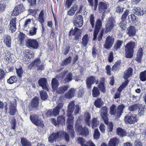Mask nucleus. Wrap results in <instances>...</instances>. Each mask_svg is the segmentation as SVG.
Here are the masks:
<instances>
[{"label": "nucleus", "mask_w": 146, "mask_h": 146, "mask_svg": "<svg viewBox=\"0 0 146 146\" xmlns=\"http://www.w3.org/2000/svg\"><path fill=\"white\" fill-rule=\"evenodd\" d=\"M3 38L5 44L7 47H10L11 43V38L10 36L8 35H4Z\"/></svg>", "instance_id": "5701e85b"}, {"label": "nucleus", "mask_w": 146, "mask_h": 146, "mask_svg": "<svg viewBox=\"0 0 146 146\" xmlns=\"http://www.w3.org/2000/svg\"><path fill=\"white\" fill-rule=\"evenodd\" d=\"M135 46V42L131 41L128 42L125 46V48L133 51V49Z\"/></svg>", "instance_id": "72a5a7b5"}, {"label": "nucleus", "mask_w": 146, "mask_h": 146, "mask_svg": "<svg viewBox=\"0 0 146 146\" xmlns=\"http://www.w3.org/2000/svg\"><path fill=\"white\" fill-rule=\"evenodd\" d=\"M60 110L57 108H55L52 110L53 115L56 116L59 114Z\"/></svg>", "instance_id": "338daca9"}, {"label": "nucleus", "mask_w": 146, "mask_h": 146, "mask_svg": "<svg viewBox=\"0 0 146 146\" xmlns=\"http://www.w3.org/2000/svg\"><path fill=\"white\" fill-rule=\"evenodd\" d=\"M24 56L26 57L25 60L29 61L30 58H33L34 54L33 52H31L29 50H25L24 52Z\"/></svg>", "instance_id": "a878e982"}, {"label": "nucleus", "mask_w": 146, "mask_h": 146, "mask_svg": "<svg viewBox=\"0 0 146 146\" xmlns=\"http://www.w3.org/2000/svg\"><path fill=\"white\" fill-rule=\"evenodd\" d=\"M114 41V38L110 35H109L106 38L104 45V47L106 49L110 48L113 45Z\"/></svg>", "instance_id": "f8f14e48"}, {"label": "nucleus", "mask_w": 146, "mask_h": 146, "mask_svg": "<svg viewBox=\"0 0 146 146\" xmlns=\"http://www.w3.org/2000/svg\"><path fill=\"white\" fill-rule=\"evenodd\" d=\"M123 43V41L120 40H117L114 45L113 47L114 50L115 51L120 49Z\"/></svg>", "instance_id": "c9c22d12"}, {"label": "nucleus", "mask_w": 146, "mask_h": 146, "mask_svg": "<svg viewBox=\"0 0 146 146\" xmlns=\"http://www.w3.org/2000/svg\"><path fill=\"white\" fill-rule=\"evenodd\" d=\"M8 3V0H2L0 3V12L4 11Z\"/></svg>", "instance_id": "7c9ffc66"}, {"label": "nucleus", "mask_w": 146, "mask_h": 146, "mask_svg": "<svg viewBox=\"0 0 146 146\" xmlns=\"http://www.w3.org/2000/svg\"><path fill=\"white\" fill-rule=\"evenodd\" d=\"M125 55L127 58H131L133 56V51L125 48Z\"/></svg>", "instance_id": "a19ab883"}, {"label": "nucleus", "mask_w": 146, "mask_h": 146, "mask_svg": "<svg viewBox=\"0 0 146 146\" xmlns=\"http://www.w3.org/2000/svg\"><path fill=\"white\" fill-rule=\"evenodd\" d=\"M118 142V139L115 137L110 140L109 142L108 145V146H116Z\"/></svg>", "instance_id": "f704fd0d"}, {"label": "nucleus", "mask_w": 146, "mask_h": 146, "mask_svg": "<svg viewBox=\"0 0 146 146\" xmlns=\"http://www.w3.org/2000/svg\"><path fill=\"white\" fill-rule=\"evenodd\" d=\"M132 73L133 69L131 68H129L125 71L124 78L126 80L118 88V91H121L124 88H125L129 82V81L127 79L132 76Z\"/></svg>", "instance_id": "20e7f679"}, {"label": "nucleus", "mask_w": 146, "mask_h": 146, "mask_svg": "<svg viewBox=\"0 0 146 146\" xmlns=\"http://www.w3.org/2000/svg\"><path fill=\"white\" fill-rule=\"evenodd\" d=\"M21 142L23 146H31L30 143L25 138H21Z\"/></svg>", "instance_id": "49530a36"}, {"label": "nucleus", "mask_w": 146, "mask_h": 146, "mask_svg": "<svg viewBox=\"0 0 146 146\" xmlns=\"http://www.w3.org/2000/svg\"><path fill=\"white\" fill-rule=\"evenodd\" d=\"M25 45L27 47L33 49H36L38 47V43L35 39L27 38L25 40Z\"/></svg>", "instance_id": "0eeeda50"}, {"label": "nucleus", "mask_w": 146, "mask_h": 146, "mask_svg": "<svg viewBox=\"0 0 146 146\" xmlns=\"http://www.w3.org/2000/svg\"><path fill=\"white\" fill-rule=\"evenodd\" d=\"M24 10L25 8L22 4L17 5L13 9L12 15L13 16H17Z\"/></svg>", "instance_id": "4468645a"}, {"label": "nucleus", "mask_w": 146, "mask_h": 146, "mask_svg": "<svg viewBox=\"0 0 146 146\" xmlns=\"http://www.w3.org/2000/svg\"><path fill=\"white\" fill-rule=\"evenodd\" d=\"M99 122L97 118H94L91 122V121L88 123V125L89 127H91L94 129L97 127L99 125Z\"/></svg>", "instance_id": "b1692460"}, {"label": "nucleus", "mask_w": 146, "mask_h": 146, "mask_svg": "<svg viewBox=\"0 0 146 146\" xmlns=\"http://www.w3.org/2000/svg\"><path fill=\"white\" fill-rule=\"evenodd\" d=\"M39 98L38 97H35L31 101V106L29 107L30 110H32L33 108L36 109L38 105Z\"/></svg>", "instance_id": "4be33fe9"}, {"label": "nucleus", "mask_w": 146, "mask_h": 146, "mask_svg": "<svg viewBox=\"0 0 146 146\" xmlns=\"http://www.w3.org/2000/svg\"><path fill=\"white\" fill-rule=\"evenodd\" d=\"M3 56L6 60L8 61L12 62L14 60V55L11 54L10 52L8 51H6L3 54Z\"/></svg>", "instance_id": "6ab92c4d"}, {"label": "nucleus", "mask_w": 146, "mask_h": 146, "mask_svg": "<svg viewBox=\"0 0 146 146\" xmlns=\"http://www.w3.org/2000/svg\"><path fill=\"white\" fill-rule=\"evenodd\" d=\"M31 20L33 21L32 19H28L26 20L23 25V30H26V28L27 27H28L29 25L31 23Z\"/></svg>", "instance_id": "6e6d98bb"}, {"label": "nucleus", "mask_w": 146, "mask_h": 146, "mask_svg": "<svg viewBox=\"0 0 146 146\" xmlns=\"http://www.w3.org/2000/svg\"><path fill=\"white\" fill-rule=\"evenodd\" d=\"M26 37L25 35L23 33H20L19 36V41L20 43L22 44L24 42V39Z\"/></svg>", "instance_id": "052dcab7"}, {"label": "nucleus", "mask_w": 146, "mask_h": 146, "mask_svg": "<svg viewBox=\"0 0 146 146\" xmlns=\"http://www.w3.org/2000/svg\"><path fill=\"white\" fill-rule=\"evenodd\" d=\"M121 64V62L120 61H118L116 62L112 67V71H114L118 70Z\"/></svg>", "instance_id": "a18cd8bd"}, {"label": "nucleus", "mask_w": 146, "mask_h": 146, "mask_svg": "<svg viewBox=\"0 0 146 146\" xmlns=\"http://www.w3.org/2000/svg\"><path fill=\"white\" fill-rule=\"evenodd\" d=\"M37 28L36 27H32L29 31L28 33L29 35L30 36H33L36 34L37 32Z\"/></svg>", "instance_id": "8fccbe9b"}, {"label": "nucleus", "mask_w": 146, "mask_h": 146, "mask_svg": "<svg viewBox=\"0 0 146 146\" xmlns=\"http://www.w3.org/2000/svg\"><path fill=\"white\" fill-rule=\"evenodd\" d=\"M124 120L126 123L134 124L137 121V119L135 114L127 115L125 116Z\"/></svg>", "instance_id": "9d476101"}, {"label": "nucleus", "mask_w": 146, "mask_h": 146, "mask_svg": "<svg viewBox=\"0 0 146 146\" xmlns=\"http://www.w3.org/2000/svg\"><path fill=\"white\" fill-rule=\"evenodd\" d=\"M95 81V78L94 76H92L88 77L86 80L87 88L89 89L91 88V85L94 83Z\"/></svg>", "instance_id": "aec40b11"}, {"label": "nucleus", "mask_w": 146, "mask_h": 146, "mask_svg": "<svg viewBox=\"0 0 146 146\" xmlns=\"http://www.w3.org/2000/svg\"><path fill=\"white\" fill-rule=\"evenodd\" d=\"M117 133L118 135L121 137L127 135V133L126 131L124 130L120 127L117 129Z\"/></svg>", "instance_id": "e433bc0d"}, {"label": "nucleus", "mask_w": 146, "mask_h": 146, "mask_svg": "<svg viewBox=\"0 0 146 146\" xmlns=\"http://www.w3.org/2000/svg\"><path fill=\"white\" fill-rule=\"evenodd\" d=\"M128 21L129 23H131V22L134 24L136 23L138 20V19L134 14H131L129 15L128 17Z\"/></svg>", "instance_id": "cd10ccee"}, {"label": "nucleus", "mask_w": 146, "mask_h": 146, "mask_svg": "<svg viewBox=\"0 0 146 146\" xmlns=\"http://www.w3.org/2000/svg\"><path fill=\"white\" fill-rule=\"evenodd\" d=\"M135 13L138 15H143L144 14L145 11H143V9H141L140 7H137L135 9Z\"/></svg>", "instance_id": "c03bdc74"}, {"label": "nucleus", "mask_w": 146, "mask_h": 146, "mask_svg": "<svg viewBox=\"0 0 146 146\" xmlns=\"http://www.w3.org/2000/svg\"><path fill=\"white\" fill-rule=\"evenodd\" d=\"M82 119V117H79L77 119L75 125L76 131L82 135H86L88 133V129L86 127H85L84 128H82V126L79 125Z\"/></svg>", "instance_id": "423d86ee"}, {"label": "nucleus", "mask_w": 146, "mask_h": 146, "mask_svg": "<svg viewBox=\"0 0 146 146\" xmlns=\"http://www.w3.org/2000/svg\"><path fill=\"white\" fill-rule=\"evenodd\" d=\"M98 86L99 89H98V88L94 87L92 91H99V90H101V91H105V89L104 82H100Z\"/></svg>", "instance_id": "bb28decb"}, {"label": "nucleus", "mask_w": 146, "mask_h": 146, "mask_svg": "<svg viewBox=\"0 0 146 146\" xmlns=\"http://www.w3.org/2000/svg\"><path fill=\"white\" fill-rule=\"evenodd\" d=\"M30 119L32 122L35 125L42 127L44 126L42 121L39 119L38 116L36 115H31Z\"/></svg>", "instance_id": "6e6552de"}, {"label": "nucleus", "mask_w": 146, "mask_h": 146, "mask_svg": "<svg viewBox=\"0 0 146 146\" xmlns=\"http://www.w3.org/2000/svg\"><path fill=\"white\" fill-rule=\"evenodd\" d=\"M38 82L40 86L42 87L43 89L45 90H49V86L47 84L46 79L45 78H41L39 80Z\"/></svg>", "instance_id": "2eb2a0df"}, {"label": "nucleus", "mask_w": 146, "mask_h": 146, "mask_svg": "<svg viewBox=\"0 0 146 146\" xmlns=\"http://www.w3.org/2000/svg\"><path fill=\"white\" fill-rule=\"evenodd\" d=\"M74 0H66L64 1V4L66 7L68 8L71 5Z\"/></svg>", "instance_id": "bf43d9fd"}, {"label": "nucleus", "mask_w": 146, "mask_h": 146, "mask_svg": "<svg viewBox=\"0 0 146 146\" xmlns=\"http://www.w3.org/2000/svg\"><path fill=\"white\" fill-rule=\"evenodd\" d=\"M109 6L108 3L106 2H100L98 5V9L100 12H104Z\"/></svg>", "instance_id": "a211bd4d"}, {"label": "nucleus", "mask_w": 146, "mask_h": 146, "mask_svg": "<svg viewBox=\"0 0 146 146\" xmlns=\"http://www.w3.org/2000/svg\"><path fill=\"white\" fill-rule=\"evenodd\" d=\"M74 102H71L68 104V107L67 113L68 117L67 121V130L70 133L72 137H74V129L73 128L74 118L71 115L74 110Z\"/></svg>", "instance_id": "f257e3e1"}, {"label": "nucleus", "mask_w": 146, "mask_h": 146, "mask_svg": "<svg viewBox=\"0 0 146 146\" xmlns=\"http://www.w3.org/2000/svg\"><path fill=\"white\" fill-rule=\"evenodd\" d=\"M52 87L54 90H56L58 86V82L55 78H54L52 81Z\"/></svg>", "instance_id": "58836bf2"}, {"label": "nucleus", "mask_w": 146, "mask_h": 146, "mask_svg": "<svg viewBox=\"0 0 146 146\" xmlns=\"http://www.w3.org/2000/svg\"><path fill=\"white\" fill-rule=\"evenodd\" d=\"M114 27L110 25H109L106 24L105 26V32L106 33L111 31L113 29Z\"/></svg>", "instance_id": "0e129e2a"}, {"label": "nucleus", "mask_w": 146, "mask_h": 146, "mask_svg": "<svg viewBox=\"0 0 146 146\" xmlns=\"http://www.w3.org/2000/svg\"><path fill=\"white\" fill-rule=\"evenodd\" d=\"M84 118L85 121L88 125V123L90 121V119H91V116L89 113L88 112L85 113L84 115Z\"/></svg>", "instance_id": "603ef678"}, {"label": "nucleus", "mask_w": 146, "mask_h": 146, "mask_svg": "<svg viewBox=\"0 0 146 146\" xmlns=\"http://www.w3.org/2000/svg\"><path fill=\"white\" fill-rule=\"evenodd\" d=\"M103 102L100 99H98L95 102V106L97 108H100L103 104Z\"/></svg>", "instance_id": "864d4df0"}, {"label": "nucleus", "mask_w": 146, "mask_h": 146, "mask_svg": "<svg viewBox=\"0 0 146 146\" xmlns=\"http://www.w3.org/2000/svg\"><path fill=\"white\" fill-rule=\"evenodd\" d=\"M17 80V79L16 76H12L7 80V82L8 84H11L16 82Z\"/></svg>", "instance_id": "09e8293b"}, {"label": "nucleus", "mask_w": 146, "mask_h": 146, "mask_svg": "<svg viewBox=\"0 0 146 146\" xmlns=\"http://www.w3.org/2000/svg\"><path fill=\"white\" fill-rule=\"evenodd\" d=\"M136 33L135 27L133 26L128 27L126 31V33L129 36H132L135 35Z\"/></svg>", "instance_id": "412c9836"}, {"label": "nucleus", "mask_w": 146, "mask_h": 146, "mask_svg": "<svg viewBox=\"0 0 146 146\" xmlns=\"http://www.w3.org/2000/svg\"><path fill=\"white\" fill-rule=\"evenodd\" d=\"M89 21L90 24L92 28H93L94 25L95 23V17L93 14H91L89 17Z\"/></svg>", "instance_id": "de8ad7c7"}, {"label": "nucleus", "mask_w": 146, "mask_h": 146, "mask_svg": "<svg viewBox=\"0 0 146 146\" xmlns=\"http://www.w3.org/2000/svg\"><path fill=\"white\" fill-rule=\"evenodd\" d=\"M65 117L62 116H59L57 118V122L62 125L65 124Z\"/></svg>", "instance_id": "79ce46f5"}, {"label": "nucleus", "mask_w": 146, "mask_h": 146, "mask_svg": "<svg viewBox=\"0 0 146 146\" xmlns=\"http://www.w3.org/2000/svg\"><path fill=\"white\" fill-rule=\"evenodd\" d=\"M79 32H81L80 30H79L78 28H75L74 30L72 29L69 33V35H76Z\"/></svg>", "instance_id": "4d7b16f0"}, {"label": "nucleus", "mask_w": 146, "mask_h": 146, "mask_svg": "<svg viewBox=\"0 0 146 146\" xmlns=\"http://www.w3.org/2000/svg\"><path fill=\"white\" fill-rule=\"evenodd\" d=\"M125 107L124 105H119L117 109L115 110V106L113 105L110 108V113L111 115L116 116L117 118L119 117L123 113V111Z\"/></svg>", "instance_id": "39448f33"}, {"label": "nucleus", "mask_w": 146, "mask_h": 146, "mask_svg": "<svg viewBox=\"0 0 146 146\" xmlns=\"http://www.w3.org/2000/svg\"><path fill=\"white\" fill-rule=\"evenodd\" d=\"M139 78L142 81H146V70L141 73Z\"/></svg>", "instance_id": "5fc2aeb1"}, {"label": "nucleus", "mask_w": 146, "mask_h": 146, "mask_svg": "<svg viewBox=\"0 0 146 146\" xmlns=\"http://www.w3.org/2000/svg\"><path fill=\"white\" fill-rule=\"evenodd\" d=\"M40 93L42 100H45L47 98L48 96L46 92H40Z\"/></svg>", "instance_id": "e2e57ef3"}, {"label": "nucleus", "mask_w": 146, "mask_h": 146, "mask_svg": "<svg viewBox=\"0 0 146 146\" xmlns=\"http://www.w3.org/2000/svg\"><path fill=\"white\" fill-rule=\"evenodd\" d=\"M72 58L71 57H69L68 58H66L61 63V65L62 66H67L68 64L71 63Z\"/></svg>", "instance_id": "3c124183"}, {"label": "nucleus", "mask_w": 146, "mask_h": 146, "mask_svg": "<svg viewBox=\"0 0 146 146\" xmlns=\"http://www.w3.org/2000/svg\"><path fill=\"white\" fill-rule=\"evenodd\" d=\"M100 136V133L98 129H96L94 130V139H99Z\"/></svg>", "instance_id": "680f3d73"}, {"label": "nucleus", "mask_w": 146, "mask_h": 146, "mask_svg": "<svg viewBox=\"0 0 146 146\" xmlns=\"http://www.w3.org/2000/svg\"><path fill=\"white\" fill-rule=\"evenodd\" d=\"M73 22L74 24L77 27H81L83 24V19L82 16L80 15H78L76 13L74 16Z\"/></svg>", "instance_id": "1a4fd4ad"}, {"label": "nucleus", "mask_w": 146, "mask_h": 146, "mask_svg": "<svg viewBox=\"0 0 146 146\" xmlns=\"http://www.w3.org/2000/svg\"><path fill=\"white\" fill-rule=\"evenodd\" d=\"M44 16V11L43 10H42L40 12L39 16L38 19V21L40 22L42 24L44 22V19L43 18Z\"/></svg>", "instance_id": "37998d69"}, {"label": "nucleus", "mask_w": 146, "mask_h": 146, "mask_svg": "<svg viewBox=\"0 0 146 146\" xmlns=\"http://www.w3.org/2000/svg\"><path fill=\"white\" fill-rule=\"evenodd\" d=\"M41 63V61L39 58L35 60L33 62V66L38 67Z\"/></svg>", "instance_id": "69168bd1"}, {"label": "nucleus", "mask_w": 146, "mask_h": 146, "mask_svg": "<svg viewBox=\"0 0 146 146\" xmlns=\"http://www.w3.org/2000/svg\"><path fill=\"white\" fill-rule=\"evenodd\" d=\"M62 77L64 78L65 82H68L72 79V75L70 72L68 73V71L65 70L62 73Z\"/></svg>", "instance_id": "dca6fc26"}, {"label": "nucleus", "mask_w": 146, "mask_h": 146, "mask_svg": "<svg viewBox=\"0 0 146 146\" xmlns=\"http://www.w3.org/2000/svg\"><path fill=\"white\" fill-rule=\"evenodd\" d=\"M16 18L12 19L9 25V31L11 33H13L16 30Z\"/></svg>", "instance_id": "f3484780"}, {"label": "nucleus", "mask_w": 146, "mask_h": 146, "mask_svg": "<svg viewBox=\"0 0 146 146\" xmlns=\"http://www.w3.org/2000/svg\"><path fill=\"white\" fill-rule=\"evenodd\" d=\"M129 12V11L127 10L123 13L121 17V19L123 21L125 20V19L126 17L128 15Z\"/></svg>", "instance_id": "774afa93"}, {"label": "nucleus", "mask_w": 146, "mask_h": 146, "mask_svg": "<svg viewBox=\"0 0 146 146\" xmlns=\"http://www.w3.org/2000/svg\"><path fill=\"white\" fill-rule=\"evenodd\" d=\"M90 5L92 7H94V10H96L97 8L98 4V0H94V4L93 0H88Z\"/></svg>", "instance_id": "ea45409f"}, {"label": "nucleus", "mask_w": 146, "mask_h": 146, "mask_svg": "<svg viewBox=\"0 0 146 146\" xmlns=\"http://www.w3.org/2000/svg\"><path fill=\"white\" fill-rule=\"evenodd\" d=\"M142 105L139 104H134L128 106V110L130 111H135L141 106Z\"/></svg>", "instance_id": "c85d7f7f"}, {"label": "nucleus", "mask_w": 146, "mask_h": 146, "mask_svg": "<svg viewBox=\"0 0 146 146\" xmlns=\"http://www.w3.org/2000/svg\"><path fill=\"white\" fill-rule=\"evenodd\" d=\"M102 23L100 19H98L96 22L95 29L94 31L93 40H96L97 35L99 31L102 27Z\"/></svg>", "instance_id": "ddd939ff"}, {"label": "nucleus", "mask_w": 146, "mask_h": 146, "mask_svg": "<svg viewBox=\"0 0 146 146\" xmlns=\"http://www.w3.org/2000/svg\"><path fill=\"white\" fill-rule=\"evenodd\" d=\"M143 54L142 48H140L137 52V57L135 58L136 60L138 62H140L141 60Z\"/></svg>", "instance_id": "c756f323"}, {"label": "nucleus", "mask_w": 146, "mask_h": 146, "mask_svg": "<svg viewBox=\"0 0 146 146\" xmlns=\"http://www.w3.org/2000/svg\"><path fill=\"white\" fill-rule=\"evenodd\" d=\"M63 137L67 141H69V135L65 132H62V131L58 132L56 133H52L48 137V141L52 143L54 141L57 139V138H60L61 139Z\"/></svg>", "instance_id": "f03ea898"}, {"label": "nucleus", "mask_w": 146, "mask_h": 146, "mask_svg": "<svg viewBox=\"0 0 146 146\" xmlns=\"http://www.w3.org/2000/svg\"><path fill=\"white\" fill-rule=\"evenodd\" d=\"M74 92H68L65 94L64 98L67 99H70L74 96Z\"/></svg>", "instance_id": "13d9d810"}, {"label": "nucleus", "mask_w": 146, "mask_h": 146, "mask_svg": "<svg viewBox=\"0 0 146 146\" xmlns=\"http://www.w3.org/2000/svg\"><path fill=\"white\" fill-rule=\"evenodd\" d=\"M16 100L14 99L12 101L10 102L9 103V114L11 115H14L17 111L16 107Z\"/></svg>", "instance_id": "9b49d317"}, {"label": "nucleus", "mask_w": 146, "mask_h": 146, "mask_svg": "<svg viewBox=\"0 0 146 146\" xmlns=\"http://www.w3.org/2000/svg\"><path fill=\"white\" fill-rule=\"evenodd\" d=\"M78 143H80L82 146H88L85 144V140L82 138L80 137L78 139ZM88 144L90 146H95V144L91 141H89L88 142Z\"/></svg>", "instance_id": "393cba45"}, {"label": "nucleus", "mask_w": 146, "mask_h": 146, "mask_svg": "<svg viewBox=\"0 0 146 146\" xmlns=\"http://www.w3.org/2000/svg\"><path fill=\"white\" fill-rule=\"evenodd\" d=\"M90 37L88 34L84 36L82 39V44L84 46H86L89 40Z\"/></svg>", "instance_id": "473e14b6"}, {"label": "nucleus", "mask_w": 146, "mask_h": 146, "mask_svg": "<svg viewBox=\"0 0 146 146\" xmlns=\"http://www.w3.org/2000/svg\"><path fill=\"white\" fill-rule=\"evenodd\" d=\"M77 9L78 5L76 4L74 5L72 7L68 12V15L71 16L73 15Z\"/></svg>", "instance_id": "2f4dec72"}, {"label": "nucleus", "mask_w": 146, "mask_h": 146, "mask_svg": "<svg viewBox=\"0 0 146 146\" xmlns=\"http://www.w3.org/2000/svg\"><path fill=\"white\" fill-rule=\"evenodd\" d=\"M107 108L106 107H103L101 110V115L104 120L105 123L107 124L108 127V134L112 131L113 130V124L111 122H108L107 116Z\"/></svg>", "instance_id": "7ed1b4c3"}, {"label": "nucleus", "mask_w": 146, "mask_h": 146, "mask_svg": "<svg viewBox=\"0 0 146 146\" xmlns=\"http://www.w3.org/2000/svg\"><path fill=\"white\" fill-rule=\"evenodd\" d=\"M110 25L115 27L116 25V22L115 19L113 18H108L106 23Z\"/></svg>", "instance_id": "4c0bfd02"}]
</instances>
